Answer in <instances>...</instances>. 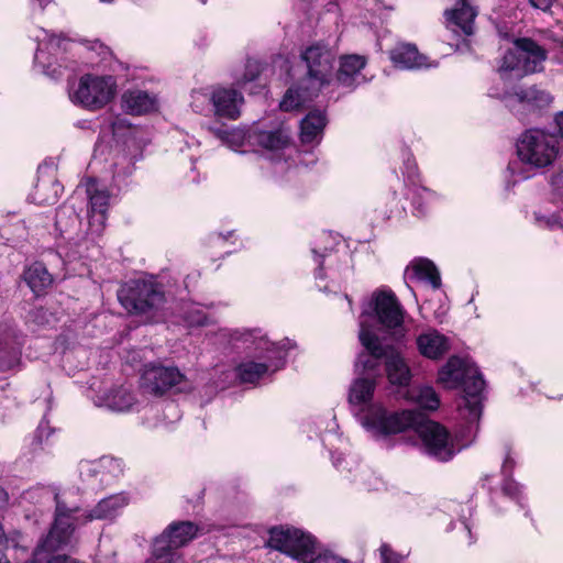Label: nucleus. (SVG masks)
I'll return each instance as SVG.
<instances>
[{
  "label": "nucleus",
  "mask_w": 563,
  "mask_h": 563,
  "mask_svg": "<svg viewBox=\"0 0 563 563\" xmlns=\"http://www.w3.org/2000/svg\"><path fill=\"white\" fill-rule=\"evenodd\" d=\"M361 421L376 437H387L418 427L422 452L439 462H449L459 451L443 426L434 421L423 423V415L415 410L390 412L382 406H372Z\"/></svg>",
  "instance_id": "f257e3e1"
},
{
  "label": "nucleus",
  "mask_w": 563,
  "mask_h": 563,
  "mask_svg": "<svg viewBox=\"0 0 563 563\" xmlns=\"http://www.w3.org/2000/svg\"><path fill=\"white\" fill-rule=\"evenodd\" d=\"M439 380L449 388L463 387L464 396L459 404L460 416L472 426L481 419L485 380L470 361L452 356L439 372Z\"/></svg>",
  "instance_id": "f03ea898"
},
{
  "label": "nucleus",
  "mask_w": 563,
  "mask_h": 563,
  "mask_svg": "<svg viewBox=\"0 0 563 563\" xmlns=\"http://www.w3.org/2000/svg\"><path fill=\"white\" fill-rule=\"evenodd\" d=\"M54 520L48 533L38 542L36 555L42 556L43 549H65L71 543L76 523L81 511L80 495L77 489H54Z\"/></svg>",
  "instance_id": "7ed1b4c3"
},
{
  "label": "nucleus",
  "mask_w": 563,
  "mask_h": 563,
  "mask_svg": "<svg viewBox=\"0 0 563 563\" xmlns=\"http://www.w3.org/2000/svg\"><path fill=\"white\" fill-rule=\"evenodd\" d=\"M236 340L255 345V350L265 351L262 356L265 362H244L236 367V376L242 383L255 384L271 369L278 371L284 365L285 351L291 346L290 341L285 339L278 344L269 342L261 330L236 331Z\"/></svg>",
  "instance_id": "20e7f679"
},
{
  "label": "nucleus",
  "mask_w": 563,
  "mask_h": 563,
  "mask_svg": "<svg viewBox=\"0 0 563 563\" xmlns=\"http://www.w3.org/2000/svg\"><path fill=\"white\" fill-rule=\"evenodd\" d=\"M268 547L301 563H350L331 553H318L316 539L300 529L275 527L269 530Z\"/></svg>",
  "instance_id": "39448f33"
},
{
  "label": "nucleus",
  "mask_w": 563,
  "mask_h": 563,
  "mask_svg": "<svg viewBox=\"0 0 563 563\" xmlns=\"http://www.w3.org/2000/svg\"><path fill=\"white\" fill-rule=\"evenodd\" d=\"M118 299L124 309L134 314L153 317L165 305L162 284L154 279H132L118 290Z\"/></svg>",
  "instance_id": "423d86ee"
},
{
  "label": "nucleus",
  "mask_w": 563,
  "mask_h": 563,
  "mask_svg": "<svg viewBox=\"0 0 563 563\" xmlns=\"http://www.w3.org/2000/svg\"><path fill=\"white\" fill-rule=\"evenodd\" d=\"M559 154L558 136L544 129H528L517 140L519 159L532 167H548L553 164Z\"/></svg>",
  "instance_id": "0eeeda50"
},
{
  "label": "nucleus",
  "mask_w": 563,
  "mask_h": 563,
  "mask_svg": "<svg viewBox=\"0 0 563 563\" xmlns=\"http://www.w3.org/2000/svg\"><path fill=\"white\" fill-rule=\"evenodd\" d=\"M200 533L202 529L191 521L173 522L154 539L152 553L157 559L168 560L169 563H181L183 558L178 549Z\"/></svg>",
  "instance_id": "6e6552de"
},
{
  "label": "nucleus",
  "mask_w": 563,
  "mask_h": 563,
  "mask_svg": "<svg viewBox=\"0 0 563 563\" xmlns=\"http://www.w3.org/2000/svg\"><path fill=\"white\" fill-rule=\"evenodd\" d=\"M115 81L111 76L84 75L76 88L69 91L71 102L87 110H99L111 101Z\"/></svg>",
  "instance_id": "1a4fd4ad"
},
{
  "label": "nucleus",
  "mask_w": 563,
  "mask_h": 563,
  "mask_svg": "<svg viewBox=\"0 0 563 563\" xmlns=\"http://www.w3.org/2000/svg\"><path fill=\"white\" fill-rule=\"evenodd\" d=\"M307 68L305 84L311 87L312 93L329 85L333 77L335 53L323 43H314L300 54Z\"/></svg>",
  "instance_id": "9d476101"
},
{
  "label": "nucleus",
  "mask_w": 563,
  "mask_h": 563,
  "mask_svg": "<svg viewBox=\"0 0 563 563\" xmlns=\"http://www.w3.org/2000/svg\"><path fill=\"white\" fill-rule=\"evenodd\" d=\"M505 106L520 120H525L529 112L549 107L553 96L540 87H518L506 91L501 97Z\"/></svg>",
  "instance_id": "9b49d317"
},
{
  "label": "nucleus",
  "mask_w": 563,
  "mask_h": 563,
  "mask_svg": "<svg viewBox=\"0 0 563 563\" xmlns=\"http://www.w3.org/2000/svg\"><path fill=\"white\" fill-rule=\"evenodd\" d=\"M374 311L379 324L394 335H405L404 317L405 310L399 303L395 294L390 290L376 291L373 295Z\"/></svg>",
  "instance_id": "f8f14e48"
},
{
  "label": "nucleus",
  "mask_w": 563,
  "mask_h": 563,
  "mask_svg": "<svg viewBox=\"0 0 563 563\" xmlns=\"http://www.w3.org/2000/svg\"><path fill=\"white\" fill-rule=\"evenodd\" d=\"M69 43V38L63 34L57 35L45 32V37L41 41L34 56L35 66L40 67L42 73L51 78L57 79L62 77V65H57L56 60H53L52 55L65 53Z\"/></svg>",
  "instance_id": "ddd939ff"
},
{
  "label": "nucleus",
  "mask_w": 563,
  "mask_h": 563,
  "mask_svg": "<svg viewBox=\"0 0 563 563\" xmlns=\"http://www.w3.org/2000/svg\"><path fill=\"white\" fill-rule=\"evenodd\" d=\"M358 338L366 351L357 356L355 369L362 373L377 372L380 361H386L388 345L382 344L379 338L363 324L361 325Z\"/></svg>",
  "instance_id": "4468645a"
},
{
  "label": "nucleus",
  "mask_w": 563,
  "mask_h": 563,
  "mask_svg": "<svg viewBox=\"0 0 563 563\" xmlns=\"http://www.w3.org/2000/svg\"><path fill=\"white\" fill-rule=\"evenodd\" d=\"M184 378L185 376L175 367L150 365L142 374L141 386L146 393L163 395Z\"/></svg>",
  "instance_id": "2eb2a0df"
},
{
  "label": "nucleus",
  "mask_w": 563,
  "mask_h": 563,
  "mask_svg": "<svg viewBox=\"0 0 563 563\" xmlns=\"http://www.w3.org/2000/svg\"><path fill=\"white\" fill-rule=\"evenodd\" d=\"M312 253L314 254L316 262L318 264L316 278L317 280H323L329 277L332 284L340 286L351 275L350 257L347 253H344L343 267L336 265L341 258L336 254H332V250L324 249L323 253L313 247Z\"/></svg>",
  "instance_id": "dca6fc26"
},
{
  "label": "nucleus",
  "mask_w": 563,
  "mask_h": 563,
  "mask_svg": "<svg viewBox=\"0 0 563 563\" xmlns=\"http://www.w3.org/2000/svg\"><path fill=\"white\" fill-rule=\"evenodd\" d=\"M23 343V336L13 329L0 328V372L19 365Z\"/></svg>",
  "instance_id": "f3484780"
},
{
  "label": "nucleus",
  "mask_w": 563,
  "mask_h": 563,
  "mask_svg": "<svg viewBox=\"0 0 563 563\" xmlns=\"http://www.w3.org/2000/svg\"><path fill=\"white\" fill-rule=\"evenodd\" d=\"M457 7L445 12L448 26L456 34L470 36L474 33V20L477 12L466 0H459Z\"/></svg>",
  "instance_id": "a211bd4d"
},
{
  "label": "nucleus",
  "mask_w": 563,
  "mask_h": 563,
  "mask_svg": "<svg viewBox=\"0 0 563 563\" xmlns=\"http://www.w3.org/2000/svg\"><path fill=\"white\" fill-rule=\"evenodd\" d=\"M210 100L218 115L231 120L240 115L239 104L243 101V97L238 90L219 88L213 91Z\"/></svg>",
  "instance_id": "6ab92c4d"
},
{
  "label": "nucleus",
  "mask_w": 563,
  "mask_h": 563,
  "mask_svg": "<svg viewBox=\"0 0 563 563\" xmlns=\"http://www.w3.org/2000/svg\"><path fill=\"white\" fill-rule=\"evenodd\" d=\"M364 56L352 54L340 58L336 80L343 87H354L363 78L361 70L365 67Z\"/></svg>",
  "instance_id": "aec40b11"
},
{
  "label": "nucleus",
  "mask_w": 563,
  "mask_h": 563,
  "mask_svg": "<svg viewBox=\"0 0 563 563\" xmlns=\"http://www.w3.org/2000/svg\"><path fill=\"white\" fill-rule=\"evenodd\" d=\"M521 45L522 74L539 73L543 69L547 52L531 38H518Z\"/></svg>",
  "instance_id": "412c9836"
},
{
  "label": "nucleus",
  "mask_w": 563,
  "mask_h": 563,
  "mask_svg": "<svg viewBox=\"0 0 563 563\" xmlns=\"http://www.w3.org/2000/svg\"><path fill=\"white\" fill-rule=\"evenodd\" d=\"M385 368L391 384L406 386L410 383L411 373L408 363L400 353L390 345H388Z\"/></svg>",
  "instance_id": "4be33fe9"
},
{
  "label": "nucleus",
  "mask_w": 563,
  "mask_h": 563,
  "mask_svg": "<svg viewBox=\"0 0 563 563\" xmlns=\"http://www.w3.org/2000/svg\"><path fill=\"white\" fill-rule=\"evenodd\" d=\"M417 346L423 356L435 360L449 351L450 344L445 335L437 330H429L417 338Z\"/></svg>",
  "instance_id": "5701e85b"
},
{
  "label": "nucleus",
  "mask_w": 563,
  "mask_h": 563,
  "mask_svg": "<svg viewBox=\"0 0 563 563\" xmlns=\"http://www.w3.org/2000/svg\"><path fill=\"white\" fill-rule=\"evenodd\" d=\"M327 119L322 111L309 112L300 122V140L303 144L320 143Z\"/></svg>",
  "instance_id": "b1692460"
},
{
  "label": "nucleus",
  "mask_w": 563,
  "mask_h": 563,
  "mask_svg": "<svg viewBox=\"0 0 563 563\" xmlns=\"http://www.w3.org/2000/svg\"><path fill=\"white\" fill-rule=\"evenodd\" d=\"M128 497L124 494H115L103 498L85 517V521L112 519L128 505Z\"/></svg>",
  "instance_id": "393cba45"
},
{
  "label": "nucleus",
  "mask_w": 563,
  "mask_h": 563,
  "mask_svg": "<svg viewBox=\"0 0 563 563\" xmlns=\"http://www.w3.org/2000/svg\"><path fill=\"white\" fill-rule=\"evenodd\" d=\"M122 108L131 114L147 113L156 108V99L144 90H129L122 96Z\"/></svg>",
  "instance_id": "a878e982"
},
{
  "label": "nucleus",
  "mask_w": 563,
  "mask_h": 563,
  "mask_svg": "<svg viewBox=\"0 0 563 563\" xmlns=\"http://www.w3.org/2000/svg\"><path fill=\"white\" fill-rule=\"evenodd\" d=\"M249 141L268 151H279L288 145V136L282 130L260 131L252 130L249 133Z\"/></svg>",
  "instance_id": "bb28decb"
},
{
  "label": "nucleus",
  "mask_w": 563,
  "mask_h": 563,
  "mask_svg": "<svg viewBox=\"0 0 563 563\" xmlns=\"http://www.w3.org/2000/svg\"><path fill=\"white\" fill-rule=\"evenodd\" d=\"M63 191V186L60 183L55 179H38L33 192L31 194V199L37 205H55Z\"/></svg>",
  "instance_id": "cd10ccee"
},
{
  "label": "nucleus",
  "mask_w": 563,
  "mask_h": 563,
  "mask_svg": "<svg viewBox=\"0 0 563 563\" xmlns=\"http://www.w3.org/2000/svg\"><path fill=\"white\" fill-rule=\"evenodd\" d=\"M390 59L400 68L413 69L424 66V56L411 44H400L390 52Z\"/></svg>",
  "instance_id": "c85d7f7f"
},
{
  "label": "nucleus",
  "mask_w": 563,
  "mask_h": 563,
  "mask_svg": "<svg viewBox=\"0 0 563 563\" xmlns=\"http://www.w3.org/2000/svg\"><path fill=\"white\" fill-rule=\"evenodd\" d=\"M24 279L36 296L53 282L52 275L42 263L31 265L24 273Z\"/></svg>",
  "instance_id": "c756f323"
},
{
  "label": "nucleus",
  "mask_w": 563,
  "mask_h": 563,
  "mask_svg": "<svg viewBox=\"0 0 563 563\" xmlns=\"http://www.w3.org/2000/svg\"><path fill=\"white\" fill-rule=\"evenodd\" d=\"M374 390V379L356 378L350 387L349 401L353 406H365L371 401Z\"/></svg>",
  "instance_id": "7c9ffc66"
},
{
  "label": "nucleus",
  "mask_w": 563,
  "mask_h": 563,
  "mask_svg": "<svg viewBox=\"0 0 563 563\" xmlns=\"http://www.w3.org/2000/svg\"><path fill=\"white\" fill-rule=\"evenodd\" d=\"M317 95L318 93H312L311 87L307 84L298 88H289L280 101L279 108L283 111L295 110Z\"/></svg>",
  "instance_id": "2f4dec72"
},
{
  "label": "nucleus",
  "mask_w": 563,
  "mask_h": 563,
  "mask_svg": "<svg viewBox=\"0 0 563 563\" xmlns=\"http://www.w3.org/2000/svg\"><path fill=\"white\" fill-rule=\"evenodd\" d=\"M134 402V395L122 386L110 390L104 397V405L113 411L130 410Z\"/></svg>",
  "instance_id": "473e14b6"
},
{
  "label": "nucleus",
  "mask_w": 563,
  "mask_h": 563,
  "mask_svg": "<svg viewBox=\"0 0 563 563\" xmlns=\"http://www.w3.org/2000/svg\"><path fill=\"white\" fill-rule=\"evenodd\" d=\"M86 192L89 198L88 211L107 214L109 206L108 191L98 189L97 183L91 179L86 185Z\"/></svg>",
  "instance_id": "72a5a7b5"
},
{
  "label": "nucleus",
  "mask_w": 563,
  "mask_h": 563,
  "mask_svg": "<svg viewBox=\"0 0 563 563\" xmlns=\"http://www.w3.org/2000/svg\"><path fill=\"white\" fill-rule=\"evenodd\" d=\"M412 269L419 279L429 282L433 288H440V273L431 261L426 258L418 260L412 264Z\"/></svg>",
  "instance_id": "f704fd0d"
},
{
  "label": "nucleus",
  "mask_w": 563,
  "mask_h": 563,
  "mask_svg": "<svg viewBox=\"0 0 563 563\" xmlns=\"http://www.w3.org/2000/svg\"><path fill=\"white\" fill-rule=\"evenodd\" d=\"M498 71L501 76L507 71H517V76H523L521 45H518V40H516L515 46L509 48L503 56Z\"/></svg>",
  "instance_id": "c9c22d12"
},
{
  "label": "nucleus",
  "mask_w": 563,
  "mask_h": 563,
  "mask_svg": "<svg viewBox=\"0 0 563 563\" xmlns=\"http://www.w3.org/2000/svg\"><path fill=\"white\" fill-rule=\"evenodd\" d=\"M411 393L412 398H415L417 404L423 409L435 410L440 405L439 397L432 387H420Z\"/></svg>",
  "instance_id": "e433bc0d"
},
{
  "label": "nucleus",
  "mask_w": 563,
  "mask_h": 563,
  "mask_svg": "<svg viewBox=\"0 0 563 563\" xmlns=\"http://www.w3.org/2000/svg\"><path fill=\"white\" fill-rule=\"evenodd\" d=\"M88 235L93 240L102 234L107 214L88 211Z\"/></svg>",
  "instance_id": "4c0bfd02"
},
{
  "label": "nucleus",
  "mask_w": 563,
  "mask_h": 563,
  "mask_svg": "<svg viewBox=\"0 0 563 563\" xmlns=\"http://www.w3.org/2000/svg\"><path fill=\"white\" fill-rule=\"evenodd\" d=\"M501 490L506 496H508L512 499L519 500V497L521 494V487L511 477L504 476V483L501 486Z\"/></svg>",
  "instance_id": "58836bf2"
},
{
  "label": "nucleus",
  "mask_w": 563,
  "mask_h": 563,
  "mask_svg": "<svg viewBox=\"0 0 563 563\" xmlns=\"http://www.w3.org/2000/svg\"><path fill=\"white\" fill-rule=\"evenodd\" d=\"M382 563H401V558L396 554L388 544H382L379 548Z\"/></svg>",
  "instance_id": "ea45409f"
},
{
  "label": "nucleus",
  "mask_w": 563,
  "mask_h": 563,
  "mask_svg": "<svg viewBox=\"0 0 563 563\" xmlns=\"http://www.w3.org/2000/svg\"><path fill=\"white\" fill-rule=\"evenodd\" d=\"M516 466L515 460L511 457L510 451L507 450L504 463L501 465V473L504 476L511 477L514 468Z\"/></svg>",
  "instance_id": "a19ab883"
},
{
  "label": "nucleus",
  "mask_w": 563,
  "mask_h": 563,
  "mask_svg": "<svg viewBox=\"0 0 563 563\" xmlns=\"http://www.w3.org/2000/svg\"><path fill=\"white\" fill-rule=\"evenodd\" d=\"M46 317V310L43 308H35L32 311H30V319L37 323V324H44L47 322Z\"/></svg>",
  "instance_id": "79ce46f5"
},
{
  "label": "nucleus",
  "mask_w": 563,
  "mask_h": 563,
  "mask_svg": "<svg viewBox=\"0 0 563 563\" xmlns=\"http://www.w3.org/2000/svg\"><path fill=\"white\" fill-rule=\"evenodd\" d=\"M553 120L558 129V135L563 137V111L555 113Z\"/></svg>",
  "instance_id": "37998d69"
},
{
  "label": "nucleus",
  "mask_w": 563,
  "mask_h": 563,
  "mask_svg": "<svg viewBox=\"0 0 563 563\" xmlns=\"http://www.w3.org/2000/svg\"><path fill=\"white\" fill-rule=\"evenodd\" d=\"M253 66V64L249 63L247 64V68H251ZM254 66H256L254 64ZM258 76V69L257 67H255V70H250V73L245 74L244 77H243V82H249V81H253L257 78Z\"/></svg>",
  "instance_id": "c03bdc74"
},
{
  "label": "nucleus",
  "mask_w": 563,
  "mask_h": 563,
  "mask_svg": "<svg viewBox=\"0 0 563 563\" xmlns=\"http://www.w3.org/2000/svg\"><path fill=\"white\" fill-rule=\"evenodd\" d=\"M405 168H406V173L407 175L411 178L416 175V164L413 162H410V159H408L406 163H405Z\"/></svg>",
  "instance_id": "a18cd8bd"
},
{
  "label": "nucleus",
  "mask_w": 563,
  "mask_h": 563,
  "mask_svg": "<svg viewBox=\"0 0 563 563\" xmlns=\"http://www.w3.org/2000/svg\"><path fill=\"white\" fill-rule=\"evenodd\" d=\"M189 322L196 325H203L206 324V316L198 311L197 316L190 319Z\"/></svg>",
  "instance_id": "49530a36"
},
{
  "label": "nucleus",
  "mask_w": 563,
  "mask_h": 563,
  "mask_svg": "<svg viewBox=\"0 0 563 563\" xmlns=\"http://www.w3.org/2000/svg\"><path fill=\"white\" fill-rule=\"evenodd\" d=\"M66 213V208L58 209L56 212V221L55 224L57 228L62 227V216Z\"/></svg>",
  "instance_id": "de8ad7c7"
},
{
  "label": "nucleus",
  "mask_w": 563,
  "mask_h": 563,
  "mask_svg": "<svg viewBox=\"0 0 563 563\" xmlns=\"http://www.w3.org/2000/svg\"><path fill=\"white\" fill-rule=\"evenodd\" d=\"M529 3L531 7H533L536 9H542L543 11H547L551 7V1L545 3L544 5L538 4L536 0H529Z\"/></svg>",
  "instance_id": "09e8293b"
},
{
  "label": "nucleus",
  "mask_w": 563,
  "mask_h": 563,
  "mask_svg": "<svg viewBox=\"0 0 563 563\" xmlns=\"http://www.w3.org/2000/svg\"><path fill=\"white\" fill-rule=\"evenodd\" d=\"M8 542H9V540H8V538L5 537L4 531H3L2 527L0 526V548L5 547Z\"/></svg>",
  "instance_id": "8fccbe9b"
},
{
  "label": "nucleus",
  "mask_w": 563,
  "mask_h": 563,
  "mask_svg": "<svg viewBox=\"0 0 563 563\" xmlns=\"http://www.w3.org/2000/svg\"><path fill=\"white\" fill-rule=\"evenodd\" d=\"M553 183L558 186L561 185L563 187V169L554 176Z\"/></svg>",
  "instance_id": "3c124183"
},
{
  "label": "nucleus",
  "mask_w": 563,
  "mask_h": 563,
  "mask_svg": "<svg viewBox=\"0 0 563 563\" xmlns=\"http://www.w3.org/2000/svg\"><path fill=\"white\" fill-rule=\"evenodd\" d=\"M318 286L320 287V289H322V290H324V291L330 290L329 285L321 286L320 284H318Z\"/></svg>",
  "instance_id": "603ef678"
},
{
  "label": "nucleus",
  "mask_w": 563,
  "mask_h": 563,
  "mask_svg": "<svg viewBox=\"0 0 563 563\" xmlns=\"http://www.w3.org/2000/svg\"><path fill=\"white\" fill-rule=\"evenodd\" d=\"M463 525H464V529L468 532V534H471L470 526L466 522H463Z\"/></svg>",
  "instance_id": "864d4df0"
},
{
  "label": "nucleus",
  "mask_w": 563,
  "mask_h": 563,
  "mask_svg": "<svg viewBox=\"0 0 563 563\" xmlns=\"http://www.w3.org/2000/svg\"><path fill=\"white\" fill-rule=\"evenodd\" d=\"M110 462L115 464L117 466H120V462L118 460L111 459Z\"/></svg>",
  "instance_id": "5fc2aeb1"
},
{
  "label": "nucleus",
  "mask_w": 563,
  "mask_h": 563,
  "mask_svg": "<svg viewBox=\"0 0 563 563\" xmlns=\"http://www.w3.org/2000/svg\"><path fill=\"white\" fill-rule=\"evenodd\" d=\"M100 2H102V3H109V2H112V0H100Z\"/></svg>",
  "instance_id": "6e6d98bb"
},
{
  "label": "nucleus",
  "mask_w": 563,
  "mask_h": 563,
  "mask_svg": "<svg viewBox=\"0 0 563 563\" xmlns=\"http://www.w3.org/2000/svg\"><path fill=\"white\" fill-rule=\"evenodd\" d=\"M199 96H201L206 100L209 99L206 95L199 93Z\"/></svg>",
  "instance_id": "4d7b16f0"
},
{
  "label": "nucleus",
  "mask_w": 563,
  "mask_h": 563,
  "mask_svg": "<svg viewBox=\"0 0 563 563\" xmlns=\"http://www.w3.org/2000/svg\"><path fill=\"white\" fill-rule=\"evenodd\" d=\"M8 547V544L3 548H0V553Z\"/></svg>",
  "instance_id": "13d9d810"
},
{
  "label": "nucleus",
  "mask_w": 563,
  "mask_h": 563,
  "mask_svg": "<svg viewBox=\"0 0 563 563\" xmlns=\"http://www.w3.org/2000/svg\"><path fill=\"white\" fill-rule=\"evenodd\" d=\"M0 563H9V562H8V561H5V562H2V560L0 559Z\"/></svg>",
  "instance_id": "bf43d9fd"
},
{
  "label": "nucleus",
  "mask_w": 563,
  "mask_h": 563,
  "mask_svg": "<svg viewBox=\"0 0 563 563\" xmlns=\"http://www.w3.org/2000/svg\"><path fill=\"white\" fill-rule=\"evenodd\" d=\"M202 3H206V0H201Z\"/></svg>",
  "instance_id": "052dcab7"
}]
</instances>
